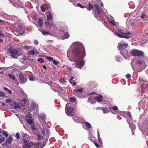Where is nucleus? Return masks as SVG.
Listing matches in <instances>:
<instances>
[{"label":"nucleus","instance_id":"nucleus-31","mask_svg":"<svg viewBox=\"0 0 148 148\" xmlns=\"http://www.w3.org/2000/svg\"><path fill=\"white\" fill-rule=\"evenodd\" d=\"M30 126L32 129L33 131H36L37 130V128L34 125H30Z\"/></svg>","mask_w":148,"mask_h":148},{"label":"nucleus","instance_id":"nucleus-47","mask_svg":"<svg viewBox=\"0 0 148 148\" xmlns=\"http://www.w3.org/2000/svg\"><path fill=\"white\" fill-rule=\"evenodd\" d=\"M38 61H39L40 63H41L43 62L44 61L43 60L42 58H41L40 59L38 58Z\"/></svg>","mask_w":148,"mask_h":148},{"label":"nucleus","instance_id":"nucleus-20","mask_svg":"<svg viewBox=\"0 0 148 148\" xmlns=\"http://www.w3.org/2000/svg\"><path fill=\"white\" fill-rule=\"evenodd\" d=\"M40 118H39V120L41 121V120L42 121V122L44 124L45 123V119H46V116L45 115H41L40 116Z\"/></svg>","mask_w":148,"mask_h":148},{"label":"nucleus","instance_id":"nucleus-15","mask_svg":"<svg viewBox=\"0 0 148 148\" xmlns=\"http://www.w3.org/2000/svg\"><path fill=\"white\" fill-rule=\"evenodd\" d=\"M75 121L77 123H82L83 121V119L78 116H75L73 117Z\"/></svg>","mask_w":148,"mask_h":148},{"label":"nucleus","instance_id":"nucleus-56","mask_svg":"<svg viewBox=\"0 0 148 148\" xmlns=\"http://www.w3.org/2000/svg\"><path fill=\"white\" fill-rule=\"evenodd\" d=\"M45 130H46V132L47 134H48L49 133V129L48 128H45Z\"/></svg>","mask_w":148,"mask_h":148},{"label":"nucleus","instance_id":"nucleus-52","mask_svg":"<svg viewBox=\"0 0 148 148\" xmlns=\"http://www.w3.org/2000/svg\"><path fill=\"white\" fill-rule=\"evenodd\" d=\"M5 140V138H0V143L3 142Z\"/></svg>","mask_w":148,"mask_h":148},{"label":"nucleus","instance_id":"nucleus-53","mask_svg":"<svg viewBox=\"0 0 148 148\" xmlns=\"http://www.w3.org/2000/svg\"><path fill=\"white\" fill-rule=\"evenodd\" d=\"M1 100H2V99H0V103H1L2 104V105L3 106H5V103L3 102H1Z\"/></svg>","mask_w":148,"mask_h":148},{"label":"nucleus","instance_id":"nucleus-9","mask_svg":"<svg viewBox=\"0 0 148 148\" xmlns=\"http://www.w3.org/2000/svg\"><path fill=\"white\" fill-rule=\"evenodd\" d=\"M45 24L46 27L49 28H51L52 27L53 29H55L56 28L55 24L52 21H48L45 22Z\"/></svg>","mask_w":148,"mask_h":148},{"label":"nucleus","instance_id":"nucleus-60","mask_svg":"<svg viewBox=\"0 0 148 148\" xmlns=\"http://www.w3.org/2000/svg\"><path fill=\"white\" fill-rule=\"evenodd\" d=\"M45 131L46 130H45V128H44V127L43 130L42 131V132H43V135H45Z\"/></svg>","mask_w":148,"mask_h":148},{"label":"nucleus","instance_id":"nucleus-35","mask_svg":"<svg viewBox=\"0 0 148 148\" xmlns=\"http://www.w3.org/2000/svg\"><path fill=\"white\" fill-rule=\"evenodd\" d=\"M37 139L38 140H42L43 139V137L41 136L40 134H38L37 135Z\"/></svg>","mask_w":148,"mask_h":148},{"label":"nucleus","instance_id":"nucleus-46","mask_svg":"<svg viewBox=\"0 0 148 148\" xmlns=\"http://www.w3.org/2000/svg\"><path fill=\"white\" fill-rule=\"evenodd\" d=\"M46 59L48 60L49 61H51L53 60V58L51 57L47 56L46 57Z\"/></svg>","mask_w":148,"mask_h":148},{"label":"nucleus","instance_id":"nucleus-13","mask_svg":"<svg viewBox=\"0 0 148 148\" xmlns=\"http://www.w3.org/2000/svg\"><path fill=\"white\" fill-rule=\"evenodd\" d=\"M83 124V127L84 128L88 130L90 129L91 127V125L88 122H84L82 123Z\"/></svg>","mask_w":148,"mask_h":148},{"label":"nucleus","instance_id":"nucleus-45","mask_svg":"<svg viewBox=\"0 0 148 148\" xmlns=\"http://www.w3.org/2000/svg\"><path fill=\"white\" fill-rule=\"evenodd\" d=\"M40 8L41 9V10L42 12H44L45 11V9H44V6L43 5H41L40 6Z\"/></svg>","mask_w":148,"mask_h":148},{"label":"nucleus","instance_id":"nucleus-36","mask_svg":"<svg viewBox=\"0 0 148 148\" xmlns=\"http://www.w3.org/2000/svg\"><path fill=\"white\" fill-rule=\"evenodd\" d=\"M13 106H14V108L15 109H18L20 108L19 106L16 103V102H15V104H14Z\"/></svg>","mask_w":148,"mask_h":148},{"label":"nucleus","instance_id":"nucleus-11","mask_svg":"<svg viewBox=\"0 0 148 148\" xmlns=\"http://www.w3.org/2000/svg\"><path fill=\"white\" fill-rule=\"evenodd\" d=\"M52 89L56 92L62 91V88L58 86L56 84H54L52 86Z\"/></svg>","mask_w":148,"mask_h":148},{"label":"nucleus","instance_id":"nucleus-5","mask_svg":"<svg viewBox=\"0 0 148 148\" xmlns=\"http://www.w3.org/2000/svg\"><path fill=\"white\" fill-rule=\"evenodd\" d=\"M94 5L97 11L96 12L95 10H93L94 16L97 18V20L101 21L100 13L102 11V9L96 4H95Z\"/></svg>","mask_w":148,"mask_h":148},{"label":"nucleus","instance_id":"nucleus-7","mask_svg":"<svg viewBox=\"0 0 148 148\" xmlns=\"http://www.w3.org/2000/svg\"><path fill=\"white\" fill-rule=\"evenodd\" d=\"M70 104L67 103L66 105V112L69 116H72L74 114V109L72 107L69 106Z\"/></svg>","mask_w":148,"mask_h":148},{"label":"nucleus","instance_id":"nucleus-22","mask_svg":"<svg viewBox=\"0 0 148 148\" xmlns=\"http://www.w3.org/2000/svg\"><path fill=\"white\" fill-rule=\"evenodd\" d=\"M38 53V51L36 49H32L28 52L29 53L32 55H35Z\"/></svg>","mask_w":148,"mask_h":148},{"label":"nucleus","instance_id":"nucleus-48","mask_svg":"<svg viewBox=\"0 0 148 148\" xmlns=\"http://www.w3.org/2000/svg\"><path fill=\"white\" fill-rule=\"evenodd\" d=\"M52 62L53 63L56 65H57L58 64V62L55 60H53Z\"/></svg>","mask_w":148,"mask_h":148},{"label":"nucleus","instance_id":"nucleus-26","mask_svg":"<svg viewBox=\"0 0 148 148\" xmlns=\"http://www.w3.org/2000/svg\"><path fill=\"white\" fill-rule=\"evenodd\" d=\"M47 19L48 20H50L52 18V16L51 13L49 11L48 12V14L47 15Z\"/></svg>","mask_w":148,"mask_h":148},{"label":"nucleus","instance_id":"nucleus-16","mask_svg":"<svg viewBox=\"0 0 148 148\" xmlns=\"http://www.w3.org/2000/svg\"><path fill=\"white\" fill-rule=\"evenodd\" d=\"M23 144H24L22 145L23 148H29L33 145V143L32 142H27V143Z\"/></svg>","mask_w":148,"mask_h":148},{"label":"nucleus","instance_id":"nucleus-37","mask_svg":"<svg viewBox=\"0 0 148 148\" xmlns=\"http://www.w3.org/2000/svg\"><path fill=\"white\" fill-rule=\"evenodd\" d=\"M23 103V104L21 105L22 106H25V103L26 102V100L25 98H24L21 101Z\"/></svg>","mask_w":148,"mask_h":148},{"label":"nucleus","instance_id":"nucleus-28","mask_svg":"<svg viewBox=\"0 0 148 148\" xmlns=\"http://www.w3.org/2000/svg\"><path fill=\"white\" fill-rule=\"evenodd\" d=\"M26 121L27 123L29 124L30 125L32 124L33 123V121L32 118H31L30 119H27Z\"/></svg>","mask_w":148,"mask_h":148},{"label":"nucleus","instance_id":"nucleus-29","mask_svg":"<svg viewBox=\"0 0 148 148\" xmlns=\"http://www.w3.org/2000/svg\"><path fill=\"white\" fill-rule=\"evenodd\" d=\"M93 7L94 6L93 5H92L91 4L89 3L88 4V8L87 10L88 11H90L92 9Z\"/></svg>","mask_w":148,"mask_h":148},{"label":"nucleus","instance_id":"nucleus-62","mask_svg":"<svg viewBox=\"0 0 148 148\" xmlns=\"http://www.w3.org/2000/svg\"><path fill=\"white\" fill-rule=\"evenodd\" d=\"M24 48L26 49H29V47L28 46L26 45L24 47Z\"/></svg>","mask_w":148,"mask_h":148},{"label":"nucleus","instance_id":"nucleus-57","mask_svg":"<svg viewBox=\"0 0 148 148\" xmlns=\"http://www.w3.org/2000/svg\"><path fill=\"white\" fill-rule=\"evenodd\" d=\"M98 139L99 141V142L101 144L102 143V139L100 137L98 138Z\"/></svg>","mask_w":148,"mask_h":148},{"label":"nucleus","instance_id":"nucleus-40","mask_svg":"<svg viewBox=\"0 0 148 148\" xmlns=\"http://www.w3.org/2000/svg\"><path fill=\"white\" fill-rule=\"evenodd\" d=\"M12 100H11L10 99H8L6 100L5 102L8 103L9 104L10 102L11 103V102H12Z\"/></svg>","mask_w":148,"mask_h":148},{"label":"nucleus","instance_id":"nucleus-8","mask_svg":"<svg viewBox=\"0 0 148 148\" xmlns=\"http://www.w3.org/2000/svg\"><path fill=\"white\" fill-rule=\"evenodd\" d=\"M131 53L134 56L142 57L144 55V53L142 51L135 49L131 50Z\"/></svg>","mask_w":148,"mask_h":148},{"label":"nucleus","instance_id":"nucleus-17","mask_svg":"<svg viewBox=\"0 0 148 148\" xmlns=\"http://www.w3.org/2000/svg\"><path fill=\"white\" fill-rule=\"evenodd\" d=\"M108 21L110 22L111 24L114 25H116V23L114 21L113 18L111 16H108L107 18Z\"/></svg>","mask_w":148,"mask_h":148},{"label":"nucleus","instance_id":"nucleus-51","mask_svg":"<svg viewBox=\"0 0 148 148\" xmlns=\"http://www.w3.org/2000/svg\"><path fill=\"white\" fill-rule=\"evenodd\" d=\"M136 64H142V62L140 60H138L136 62Z\"/></svg>","mask_w":148,"mask_h":148},{"label":"nucleus","instance_id":"nucleus-24","mask_svg":"<svg viewBox=\"0 0 148 148\" xmlns=\"http://www.w3.org/2000/svg\"><path fill=\"white\" fill-rule=\"evenodd\" d=\"M82 91H83V89L82 88L79 89H75L73 90V92L74 93V94L75 95H76L77 92H78L80 93H81L82 92Z\"/></svg>","mask_w":148,"mask_h":148},{"label":"nucleus","instance_id":"nucleus-1","mask_svg":"<svg viewBox=\"0 0 148 148\" xmlns=\"http://www.w3.org/2000/svg\"><path fill=\"white\" fill-rule=\"evenodd\" d=\"M72 46L74 49L72 53L71 50L68 49L67 51V57L71 61L75 62L76 67L81 69L85 64L83 59L86 56L84 47L82 43L77 42H73Z\"/></svg>","mask_w":148,"mask_h":148},{"label":"nucleus","instance_id":"nucleus-6","mask_svg":"<svg viewBox=\"0 0 148 148\" xmlns=\"http://www.w3.org/2000/svg\"><path fill=\"white\" fill-rule=\"evenodd\" d=\"M18 82L20 84H23L25 83L27 79L25 74L23 73H20L17 76Z\"/></svg>","mask_w":148,"mask_h":148},{"label":"nucleus","instance_id":"nucleus-39","mask_svg":"<svg viewBox=\"0 0 148 148\" xmlns=\"http://www.w3.org/2000/svg\"><path fill=\"white\" fill-rule=\"evenodd\" d=\"M2 133L6 137L8 136V133L7 132H5L4 130H2Z\"/></svg>","mask_w":148,"mask_h":148},{"label":"nucleus","instance_id":"nucleus-64","mask_svg":"<svg viewBox=\"0 0 148 148\" xmlns=\"http://www.w3.org/2000/svg\"><path fill=\"white\" fill-rule=\"evenodd\" d=\"M64 79H60L59 80V82L61 83H62L64 82Z\"/></svg>","mask_w":148,"mask_h":148},{"label":"nucleus","instance_id":"nucleus-58","mask_svg":"<svg viewBox=\"0 0 148 148\" xmlns=\"http://www.w3.org/2000/svg\"><path fill=\"white\" fill-rule=\"evenodd\" d=\"M94 143L97 147H100V145L97 144L95 142H94Z\"/></svg>","mask_w":148,"mask_h":148},{"label":"nucleus","instance_id":"nucleus-44","mask_svg":"<svg viewBox=\"0 0 148 148\" xmlns=\"http://www.w3.org/2000/svg\"><path fill=\"white\" fill-rule=\"evenodd\" d=\"M16 138L18 139H20V137H19L20 134H19V133L18 132H17L16 134Z\"/></svg>","mask_w":148,"mask_h":148},{"label":"nucleus","instance_id":"nucleus-4","mask_svg":"<svg viewBox=\"0 0 148 148\" xmlns=\"http://www.w3.org/2000/svg\"><path fill=\"white\" fill-rule=\"evenodd\" d=\"M8 51L9 52L8 54L13 58L16 59L22 54L21 50L19 49H9Z\"/></svg>","mask_w":148,"mask_h":148},{"label":"nucleus","instance_id":"nucleus-34","mask_svg":"<svg viewBox=\"0 0 148 148\" xmlns=\"http://www.w3.org/2000/svg\"><path fill=\"white\" fill-rule=\"evenodd\" d=\"M70 100L72 102H75L76 101V99L74 97H71L70 98Z\"/></svg>","mask_w":148,"mask_h":148},{"label":"nucleus","instance_id":"nucleus-50","mask_svg":"<svg viewBox=\"0 0 148 148\" xmlns=\"http://www.w3.org/2000/svg\"><path fill=\"white\" fill-rule=\"evenodd\" d=\"M116 60L118 61H121V59L118 56H116Z\"/></svg>","mask_w":148,"mask_h":148},{"label":"nucleus","instance_id":"nucleus-27","mask_svg":"<svg viewBox=\"0 0 148 148\" xmlns=\"http://www.w3.org/2000/svg\"><path fill=\"white\" fill-rule=\"evenodd\" d=\"M102 97L101 95H100L99 96H97L95 97V99L98 102H101L102 101Z\"/></svg>","mask_w":148,"mask_h":148},{"label":"nucleus","instance_id":"nucleus-33","mask_svg":"<svg viewBox=\"0 0 148 148\" xmlns=\"http://www.w3.org/2000/svg\"><path fill=\"white\" fill-rule=\"evenodd\" d=\"M29 79L31 81H34L35 80L33 75H30L29 76Z\"/></svg>","mask_w":148,"mask_h":148},{"label":"nucleus","instance_id":"nucleus-41","mask_svg":"<svg viewBox=\"0 0 148 148\" xmlns=\"http://www.w3.org/2000/svg\"><path fill=\"white\" fill-rule=\"evenodd\" d=\"M5 94L4 92L0 91V96L6 97Z\"/></svg>","mask_w":148,"mask_h":148},{"label":"nucleus","instance_id":"nucleus-3","mask_svg":"<svg viewBox=\"0 0 148 148\" xmlns=\"http://www.w3.org/2000/svg\"><path fill=\"white\" fill-rule=\"evenodd\" d=\"M114 33L115 35L120 38H129L132 36L130 33L128 32L126 33H124L123 31L121 29H118L117 31H114Z\"/></svg>","mask_w":148,"mask_h":148},{"label":"nucleus","instance_id":"nucleus-55","mask_svg":"<svg viewBox=\"0 0 148 148\" xmlns=\"http://www.w3.org/2000/svg\"><path fill=\"white\" fill-rule=\"evenodd\" d=\"M31 107L32 108H33V109H32V110L35 109V108H36V105L34 104H32V105Z\"/></svg>","mask_w":148,"mask_h":148},{"label":"nucleus","instance_id":"nucleus-21","mask_svg":"<svg viewBox=\"0 0 148 148\" xmlns=\"http://www.w3.org/2000/svg\"><path fill=\"white\" fill-rule=\"evenodd\" d=\"M69 37V34L67 32H65L64 33V35L62 36L61 39L64 40L68 38Z\"/></svg>","mask_w":148,"mask_h":148},{"label":"nucleus","instance_id":"nucleus-30","mask_svg":"<svg viewBox=\"0 0 148 148\" xmlns=\"http://www.w3.org/2000/svg\"><path fill=\"white\" fill-rule=\"evenodd\" d=\"M46 68L45 66H43V69H42L41 70V72L43 75L45 74L46 72Z\"/></svg>","mask_w":148,"mask_h":148},{"label":"nucleus","instance_id":"nucleus-49","mask_svg":"<svg viewBox=\"0 0 148 148\" xmlns=\"http://www.w3.org/2000/svg\"><path fill=\"white\" fill-rule=\"evenodd\" d=\"M71 2H72L73 3L74 5H75V3L76 1V0H69Z\"/></svg>","mask_w":148,"mask_h":148},{"label":"nucleus","instance_id":"nucleus-19","mask_svg":"<svg viewBox=\"0 0 148 148\" xmlns=\"http://www.w3.org/2000/svg\"><path fill=\"white\" fill-rule=\"evenodd\" d=\"M128 124H129V126L130 128L131 131L132 132V135L134 134V133L135 131V126L134 124H132L131 125L130 122H128Z\"/></svg>","mask_w":148,"mask_h":148},{"label":"nucleus","instance_id":"nucleus-43","mask_svg":"<svg viewBox=\"0 0 148 148\" xmlns=\"http://www.w3.org/2000/svg\"><path fill=\"white\" fill-rule=\"evenodd\" d=\"M76 6L77 7H79L81 8H84V7L80 3H77V4Z\"/></svg>","mask_w":148,"mask_h":148},{"label":"nucleus","instance_id":"nucleus-63","mask_svg":"<svg viewBox=\"0 0 148 148\" xmlns=\"http://www.w3.org/2000/svg\"><path fill=\"white\" fill-rule=\"evenodd\" d=\"M65 29L63 28H61V29H60V31L61 32H64L65 31Z\"/></svg>","mask_w":148,"mask_h":148},{"label":"nucleus","instance_id":"nucleus-2","mask_svg":"<svg viewBox=\"0 0 148 148\" xmlns=\"http://www.w3.org/2000/svg\"><path fill=\"white\" fill-rule=\"evenodd\" d=\"M128 44L123 40H121L119 42L118 45V48L119 49L121 50L120 53L126 59H129L128 52L125 48L127 46Z\"/></svg>","mask_w":148,"mask_h":148},{"label":"nucleus","instance_id":"nucleus-32","mask_svg":"<svg viewBox=\"0 0 148 148\" xmlns=\"http://www.w3.org/2000/svg\"><path fill=\"white\" fill-rule=\"evenodd\" d=\"M41 33L44 35H47L49 34V33L47 31L42 30L40 31Z\"/></svg>","mask_w":148,"mask_h":148},{"label":"nucleus","instance_id":"nucleus-54","mask_svg":"<svg viewBox=\"0 0 148 148\" xmlns=\"http://www.w3.org/2000/svg\"><path fill=\"white\" fill-rule=\"evenodd\" d=\"M112 109H113L114 110H116L118 109V108H117V106H114L113 107H112Z\"/></svg>","mask_w":148,"mask_h":148},{"label":"nucleus","instance_id":"nucleus-25","mask_svg":"<svg viewBox=\"0 0 148 148\" xmlns=\"http://www.w3.org/2000/svg\"><path fill=\"white\" fill-rule=\"evenodd\" d=\"M38 25L41 27L43 25V21L41 18H39L38 20Z\"/></svg>","mask_w":148,"mask_h":148},{"label":"nucleus","instance_id":"nucleus-23","mask_svg":"<svg viewBox=\"0 0 148 148\" xmlns=\"http://www.w3.org/2000/svg\"><path fill=\"white\" fill-rule=\"evenodd\" d=\"M100 109L103 111L104 114H106L109 112V111L107 108H105L104 107H101L100 108Z\"/></svg>","mask_w":148,"mask_h":148},{"label":"nucleus","instance_id":"nucleus-12","mask_svg":"<svg viewBox=\"0 0 148 148\" xmlns=\"http://www.w3.org/2000/svg\"><path fill=\"white\" fill-rule=\"evenodd\" d=\"M8 76L10 79L14 81V83L17 85H18L19 84V82L17 79L16 77H15V76L13 74H9L8 75Z\"/></svg>","mask_w":148,"mask_h":148},{"label":"nucleus","instance_id":"nucleus-14","mask_svg":"<svg viewBox=\"0 0 148 148\" xmlns=\"http://www.w3.org/2000/svg\"><path fill=\"white\" fill-rule=\"evenodd\" d=\"M12 141V138L11 136H9L8 138L6 140L5 142L4 143L3 145L7 146L8 144H11Z\"/></svg>","mask_w":148,"mask_h":148},{"label":"nucleus","instance_id":"nucleus-61","mask_svg":"<svg viewBox=\"0 0 148 148\" xmlns=\"http://www.w3.org/2000/svg\"><path fill=\"white\" fill-rule=\"evenodd\" d=\"M126 77L127 78H129L130 77L131 75L130 74H127L126 75Z\"/></svg>","mask_w":148,"mask_h":148},{"label":"nucleus","instance_id":"nucleus-59","mask_svg":"<svg viewBox=\"0 0 148 148\" xmlns=\"http://www.w3.org/2000/svg\"><path fill=\"white\" fill-rule=\"evenodd\" d=\"M34 44L35 45H38V41L37 40H35L34 42Z\"/></svg>","mask_w":148,"mask_h":148},{"label":"nucleus","instance_id":"nucleus-18","mask_svg":"<svg viewBox=\"0 0 148 148\" xmlns=\"http://www.w3.org/2000/svg\"><path fill=\"white\" fill-rule=\"evenodd\" d=\"M95 98L93 96H92L90 97H89L88 100V102L90 103L91 104H94L95 103Z\"/></svg>","mask_w":148,"mask_h":148},{"label":"nucleus","instance_id":"nucleus-42","mask_svg":"<svg viewBox=\"0 0 148 148\" xmlns=\"http://www.w3.org/2000/svg\"><path fill=\"white\" fill-rule=\"evenodd\" d=\"M12 102H11V103L10 102L9 103V105L10 106H13L14 105V104H15V101H12Z\"/></svg>","mask_w":148,"mask_h":148},{"label":"nucleus","instance_id":"nucleus-10","mask_svg":"<svg viewBox=\"0 0 148 148\" xmlns=\"http://www.w3.org/2000/svg\"><path fill=\"white\" fill-rule=\"evenodd\" d=\"M29 140V136L27 134L24 133L22 136V141L23 143H26Z\"/></svg>","mask_w":148,"mask_h":148},{"label":"nucleus","instance_id":"nucleus-38","mask_svg":"<svg viewBox=\"0 0 148 148\" xmlns=\"http://www.w3.org/2000/svg\"><path fill=\"white\" fill-rule=\"evenodd\" d=\"M147 16L144 14H143L141 16V18L142 19L145 20Z\"/></svg>","mask_w":148,"mask_h":148}]
</instances>
